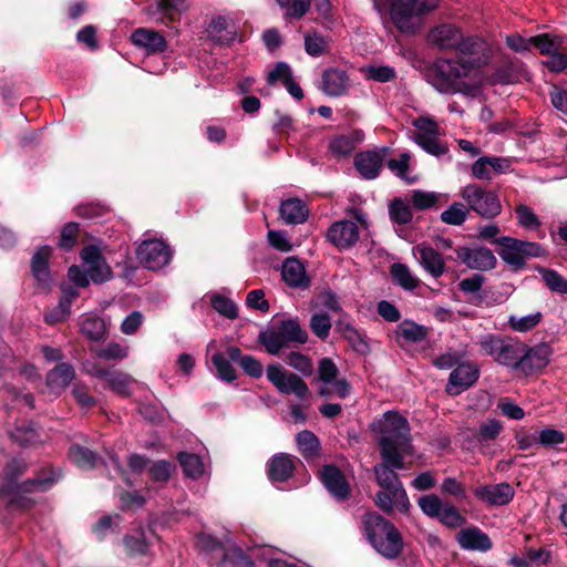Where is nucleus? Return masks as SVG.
Here are the masks:
<instances>
[{
  "label": "nucleus",
  "mask_w": 567,
  "mask_h": 567,
  "mask_svg": "<svg viewBox=\"0 0 567 567\" xmlns=\"http://www.w3.org/2000/svg\"><path fill=\"white\" fill-rule=\"evenodd\" d=\"M477 343L495 362L515 370L516 362L522 352L520 342L513 341L501 334L486 333L480 337Z\"/></svg>",
  "instance_id": "423d86ee"
},
{
  "label": "nucleus",
  "mask_w": 567,
  "mask_h": 567,
  "mask_svg": "<svg viewBox=\"0 0 567 567\" xmlns=\"http://www.w3.org/2000/svg\"><path fill=\"white\" fill-rule=\"evenodd\" d=\"M81 332L93 341L102 340L106 333L104 320L97 316H86L80 323Z\"/></svg>",
  "instance_id": "ea45409f"
},
{
  "label": "nucleus",
  "mask_w": 567,
  "mask_h": 567,
  "mask_svg": "<svg viewBox=\"0 0 567 567\" xmlns=\"http://www.w3.org/2000/svg\"><path fill=\"white\" fill-rule=\"evenodd\" d=\"M96 355L104 360H123L128 355V347L112 341L99 349Z\"/></svg>",
  "instance_id": "052dcab7"
},
{
  "label": "nucleus",
  "mask_w": 567,
  "mask_h": 567,
  "mask_svg": "<svg viewBox=\"0 0 567 567\" xmlns=\"http://www.w3.org/2000/svg\"><path fill=\"white\" fill-rule=\"evenodd\" d=\"M539 274L551 291L567 295V280L556 270L542 268L539 269Z\"/></svg>",
  "instance_id": "4d7b16f0"
},
{
  "label": "nucleus",
  "mask_w": 567,
  "mask_h": 567,
  "mask_svg": "<svg viewBox=\"0 0 567 567\" xmlns=\"http://www.w3.org/2000/svg\"><path fill=\"white\" fill-rule=\"evenodd\" d=\"M134 380L131 375L124 372H112L109 375L107 384L109 386L120 395L127 396L131 394V388Z\"/></svg>",
  "instance_id": "8fccbe9b"
},
{
  "label": "nucleus",
  "mask_w": 567,
  "mask_h": 567,
  "mask_svg": "<svg viewBox=\"0 0 567 567\" xmlns=\"http://www.w3.org/2000/svg\"><path fill=\"white\" fill-rule=\"evenodd\" d=\"M212 307L221 316L228 319H236L238 317V308L236 303L221 295H214L210 299Z\"/></svg>",
  "instance_id": "6e6d98bb"
},
{
  "label": "nucleus",
  "mask_w": 567,
  "mask_h": 567,
  "mask_svg": "<svg viewBox=\"0 0 567 567\" xmlns=\"http://www.w3.org/2000/svg\"><path fill=\"white\" fill-rule=\"evenodd\" d=\"M515 214L518 224L528 230L538 229L542 225L538 216L534 210L525 204H519L515 207Z\"/></svg>",
  "instance_id": "603ef678"
},
{
  "label": "nucleus",
  "mask_w": 567,
  "mask_h": 567,
  "mask_svg": "<svg viewBox=\"0 0 567 567\" xmlns=\"http://www.w3.org/2000/svg\"><path fill=\"white\" fill-rule=\"evenodd\" d=\"M196 545L203 551L216 553L220 556L219 564L221 567H241L249 563L239 547H225L223 543L208 534H199Z\"/></svg>",
  "instance_id": "1a4fd4ad"
},
{
  "label": "nucleus",
  "mask_w": 567,
  "mask_h": 567,
  "mask_svg": "<svg viewBox=\"0 0 567 567\" xmlns=\"http://www.w3.org/2000/svg\"><path fill=\"white\" fill-rule=\"evenodd\" d=\"M551 354L553 351L548 343H539L533 348H527L522 343V352L515 370L530 373L544 369L549 363Z\"/></svg>",
  "instance_id": "f8f14e48"
},
{
  "label": "nucleus",
  "mask_w": 567,
  "mask_h": 567,
  "mask_svg": "<svg viewBox=\"0 0 567 567\" xmlns=\"http://www.w3.org/2000/svg\"><path fill=\"white\" fill-rule=\"evenodd\" d=\"M408 196L409 202H411L412 206L417 210H427L436 207L441 202L447 203L449 200L446 194L422 189H413Z\"/></svg>",
  "instance_id": "473e14b6"
},
{
  "label": "nucleus",
  "mask_w": 567,
  "mask_h": 567,
  "mask_svg": "<svg viewBox=\"0 0 567 567\" xmlns=\"http://www.w3.org/2000/svg\"><path fill=\"white\" fill-rule=\"evenodd\" d=\"M207 32L209 37L219 44H230L235 41L237 31L230 19L217 17L212 20Z\"/></svg>",
  "instance_id": "c85d7f7f"
},
{
  "label": "nucleus",
  "mask_w": 567,
  "mask_h": 567,
  "mask_svg": "<svg viewBox=\"0 0 567 567\" xmlns=\"http://www.w3.org/2000/svg\"><path fill=\"white\" fill-rule=\"evenodd\" d=\"M286 362L288 365L301 372L303 375H310L312 373L311 360L300 352H290L286 357Z\"/></svg>",
  "instance_id": "0e129e2a"
},
{
  "label": "nucleus",
  "mask_w": 567,
  "mask_h": 567,
  "mask_svg": "<svg viewBox=\"0 0 567 567\" xmlns=\"http://www.w3.org/2000/svg\"><path fill=\"white\" fill-rule=\"evenodd\" d=\"M473 493L477 499L492 506L506 505L515 495L514 488L508 483L482 485L476 487Z\"/></svg>",
  "instance_id": "a211bd4d"
},
{
  "label": "nucleus",
  "mask_w": 567,
  "mask_h": 567,
  "mask_svg": "<svg viewBox=\"0 0 567 567\" xmlns=\"http://www.w3.org/2000/svg\"><path fill=\"white\" fill-rule=\"evenodd\" d=\"M310 328L317 337L327 338L331 329L330 317L327 313H315L310 319Z\"/></svg>",
  "instance_id": "774afa93"
},
{
  "label": "nucleus",
  "mask_w": 567,
  "mask_h": 567,
  "mask_svg": "<svg viewBox=\"0 0 567 567\" xmlns=\"http://www.w3.org/2000/svg\"><path fill=\"white\" fill-rule=\"evenodd\" d=\"M377 506L384 513H392L394 509L401 513H408L410 509V501L403 487L393 489H383L377 493L374 499Z\"/></svg>",
  "instance_id": "6ab92c4d"
},
{
  "label": "nucleus",
  "mask_w": 567,
  "mask_h": 567,
  "mask_svg": "<svg viewBox=\"0 0 567 567\" xmlns=\"http://www.w3.org/2000/svg\"><path fill=\"white\" fill-rule=\"evenodd\" d=\"M364 533L373 548L385 558H396L403 549L401 534L395 526L377 513L363 519Z\"/></svg>",
  "instance_id": "20e7f679"
},
{
  "label": "nucleus",
  "mask_w": 567,
  "mask_h": 567,
  "mask_svg": "<svg viewBox=\"0 0 567 567\" xmlns=\"http://www.w3.org/2000/svg\"><path fill=\"white\" fill-rule=\"evenodd\" d=\"M378 434L381 458L394 466L404 467V456L412 454L410 425L398 412L388 411L372 424Z\"/></svg>",
  "instance_id": "f03ea898"
},
{
  "label": "nucleus",
  "mask_w": 567,
  "mask_h": 567,
  "mask_svg": "<svg viewBox=\"0 0 567 567\" xmlns=\"http://www.w3.org/2000/svg\"><path fill=\"white\" fill-rule=\"evenodd\" d=\"M187 8L185 0H161L157 3L158 20L168 24L178 20L181 13Z\"/></svg>",
  "instance_id": "e433bc0d"
},
{
  "label": "nucleus",
  "mask_w": 567,
  "mask_h": 567,
  "mask_svg": "<svg viewBox=\"0 0 567 567\" xmlns=\"http://www.w3.org/2000/svg\"><path fill=\"white\" fill-rule=\"evenodd\" d=\"M136 258L144 268L158 270L171 261L172 250L163 240L147 239L137 247Z\"/></svg>",
  "instance_id": "9b49d317"
},
{
  "label": "nucleus",
  "mask_w": 567,
  "mask_h": 567,
  "mask_svg": "<svg viewBox=\"0 0 567 567\" xmlns=\"http://www.w3.org/2000/svg\"><path fill=\"white\" fill-rule=\"evenodd\" d=\"M320 478L326 488L339 499L348 497L350 488L341 471L334 465H324Z\"/></svg>",
  "instance_id": "b1692460"
},
{
  "label": "nucleus",
  "mask_w": 567,
  "mask_h": 567,
  "mask_svg": "<svg viewBox=\"0 0 567 567\" xmlns=\"http://www.w3.org/2000/svg\"><path fill=\"white\" fill-rule=\"evenodd\" d=\"M299 452L305 458L313 457L320 450L319 439L311 431L303 430L296 436Z\"/></svg>",
  "instance_id": "79ce46f5"
},
{
  "label": "nucleus",
  "mask_w": 567,
  "mask_h": 567,
  "mask_svg": "<svg viewBox=\"0 0 567 567\" xmlns=\"http://www.w3.org/2000/svg\"><path fill=\"white\" fill-rule=\"evenodd\" d=\"M74 369L69 363H60L47 375V388L59 395L74 379Z\"/></svg>",
  "instance_id": "cd10ccee"
},
{
  "label": "nucleus",
  "mask_w": 567,
  "mask_h": 567,
  "mask_svg": "<svg viewBox=\"0 0 567 567\" xmlns=\"http://www.w3.org/2000/svg\"><path fill=\"white\" fill-rule=\"evenodd\" d=\"M10 436L20 445H35L40 442V435L31 424L16 426Z\"/></svg>",
  "instance_id": "3c124183"
},
{
  "label": "nucleus",
  "mask_w": 567,
  "mask_h": 567,
  "mask_svg": "<svg viewBox=\"0 0 567 567\" xmlns=\"http://www.w3.org/2000/svg\"><path fill=\"white\" fill-rule=\"evenodd\" d=\"M480 378V368L473 362L460 363L449 377L446 392L457 395L472 386Z\"/></svg>",
  "instance_id": "ddd939ff"
},
{
  "label": "nucleus",
  "mask_w": 567,
  "mask_h": 567,
  "mask_svg": "<svg viewBox=\"0 0 567 567\" xmlns=\"http://www.w3.org/2000/svg\"><path fill=\"white\" fill-rule=\"evenodd\" d=\"M212 362L217 370L218 377L226 382H231L236 379L237 374L228 359L220 352H216L212 357Z\"/></svg>",
  "instance_id": "bf43d9fd"
},
{
  "label": "nucleus",
  "mask_w": 567,
  "mask_h": 567,
  "mask_svg": "<svg viewBox=\"0 0 567 567\" xmlns=\"http://www.w3.org/2000/svg\"><path fill=\"white\" fill-rule=\"evenodd\" d=\"M184 473L192 478H199L205 472L202 458L196 454L181 452L177 456Z\"/></svg>",
  "instance_id": "37998d69"
},
{
  "label": "nucleus",
  "mask_w": 567,
  "mask_h": 567,
  "mask_svg": "<svg viewBox=\"0 0 567 567\" xmlns=\"http://www.w3.org/2000/svg\"><path fill=\"white\" fill-rule=\"evenodd\" d=\"M388 153V147L361 152L354 158L355 168L364 178L374 179L379 176Z\"/></svg>",
  "instance_id": "dca6fc26"
},
{
  "label": "nucleus",
  "mask_w": 567,
  "mask_h": 567,
  "mask_svg": "<svg viewBox=\"0 0 567 567\" xmlns=\"http://www.w3.org/2000/svg\"><path fill=\"white\" fill-rule=\"evenodd\" d=\"M501 249V258L508 265L515 267L524 266L527 258L540 257L544 255L543 247L533 241L519 240L512 237H502L497 240Z\"/></svg>",
  "instance_id": "6e6552de"
},
{
  "label": "nucleus",
  "mask_w": 567,
  "mask_h": 567,
  "mask_svg": "<svg viewBox=\"0 0 567 567\" xmlns=\"http://www.w3.org/2000/svg\"><path fill=\"white\" fill-rule=\"evenodd\" d=\"M460 196L466 203L470 212L473 210L483 218H494L502 212L497 194L477 184H468L461 188Z\"/></svg>",
  "instance_id": "0eeeda50"
},
{
  "label": "nucleus",
  "mask_w": 567,
  "mask_h": 567,
  "mask_svg": "<svg viewBox=\"0 0 567 567\" xmlns=\"http://www.w3.org/2000/svg\"><path fill=\"white\" fill-rule=\"evenodd\" d=\"M409 196L405 199L400 197L394 198L389 206V215L392 221L406 225L412 221L413 213L411 208Z\"/></svg>",
  "instance_id": "58836bf2"
},
{
  "label": "nucleus",
  "mask_w": 567,
  "mask_h": 567,
  "mask_svg": "<svg viewBox=\"0 0 567 567\" xmlns=\"http://www.w3.org/2000/svg\"><path fill=\"white\" fill-rule=\"evenodd\" d=\"M457 258L471 269L491 270L496 266V257L487 247H461L456 250Z\"/></svg>",
  "instance_id": "4468645a"
},
{
  "label": "nucleus",
  "mask_w": 567,
  "mask_h": 567,
  "mask_svg": "<svg viewBox=\"0 0 567 567\" xmlns=\"http://www.w3.org/2000/svg\"><path fill=\"white\" fill-rule=\"evenodd\" d=\"M437 519L445 526L452 528L460 527L465 523V517L451 504L444 506Z\"/></svg>",
  "instance_id": "e2e57ef3"
},
{
  "label": "nucleus",
  "mask_w": 567,
  "mask_h": 567,
  "mask_svg": "<svg viewBox=\"0 0 567 567\" xmlns=\"http://www.w3.org/2000/svg\"><path fill=\"white\" fill-rule=\"evenodd\" d=\"M440 0H372L381 17L389 16L402 33L413 34L423 25L424 17L439 7Z\"/></svg>",
  "instance_id": "7ed1b4c3"
},
{
  "label": "nucleus",
  "mask_w": 567,
  "mask_h": 567,
  "mask_svg": "<svg viewBox=\"0 0 567 567\" xmlns=\"http://www.w3.org/2000/svg\"><path fill=\"white\" fill-rule=\"evenodd\" d=\"M281 277L291 288L306 289L310 285V278L306 274L303 264L293 257H289L284 261Z\"/></svg>",
  "instance_id": "5701e85b"
},
{
  "label": "nucleus",
  "mask_w": 567,
  "mask_h": 567,
  "mask_svg": "<svg viewBox=\"0 0 567 567\" xmlns=\"http://www.w3.org/2000/svg\"><path fill=\"white\" fill-rule=\"evenodd\" d=\"M395 334L398 342L402 339L406 342L416 343L427 338L429 329L423 324L405 319L396 326Z\"/></svg>",
  "instance_id": "2f4dec72"
},
{
  "label": "nucleus",
  "mask_w": 567,
  "mask_h": 567,
  "mask_svg": "<svg viewBox=\"0 0 567 567\" xmlns=\"http://www.w3.org/2000/svg\"><path fill=\"white\" fill-rule=\"evenodd\" d=\"M503 431V423L495 419H489L480 424L476 433V442L481 451L489 446V443L498 437Z\"/></svg>",
  "instance_id": "f704fd0d"
},
{
  "label": "nucleus",
  "mask_w": 567,
  "mask_h": 567,
  "mask_svg": "<svg viewBox=\"0 0 567 567\" xmlns=\"http://www.w3.org/2000/svg\"><path fill=\"white\" fill-rule=\"evenodd\" d=\"M131 39L136 47L145 49L148 53L164 52L167 47L165 38L159 32L146 28L136 29Z\"/></svg>",
  "instance_id": "bb28decb"
},
{
  "label": "nucleus",
  "mask_w": 567,
  "mask_h": 567,
  "mask_svg": "<svg viewBox=\"0 0 567 567\" xmlns=\"http://www.w3.org/2000/svg\"><path fill=\"white\" fill-rule=\"evenodd\" d=\"M268 381L282 394H295L305 399L309 389L307 383L297 374L290 373L279 364H269L266 370Z\"/></svg>",
  "instance_id": "9d476101"
},
{
  "label": "nucleus",
  "mask_w": 567,
  "mask_h": 567,
  "mask_svg": "<svg viewBox=\"0 0 567 567\" xmlns=\"http://www.w3.org/2000/svg\"><path fill=\"white\" fill-rule=\"evenodd\" d=\"M456 540L461 548L465 550L485 553L493 547L488 535L475 526L461 529L457 533Z\"/></svg>",
  "instance_id": "4be33fe9"
},
{
  "label": "nucleus",
  "mask_w": 567,
  "mask_h": 567,
  "mask_svg": "<svg viewBox=\"0 0 567 567\" xmlns=\"http://www.w3.org/2000/svg\"><path fill=\"white\" fill-rule=\"evenodd\" d=\"M296 457L287 453H278L274 455L267 465L268 476L271 482L288 481L295 470Z\"/></svg>",
  "instance_id": "a878e982"
},
{
  "label": "nucleus",
  "mask_w": 567,
  "mask_h": 567,
  "mask_svg": "<svg viewBox=\"0 0 567 567\" xmlns=\"http://www.w3.org/2000/svg\"><path fill=\"white\" fill-rule=\"evenodd\" d=\"M322 91L330 96H340L348 89V75L340 69H328L322 74Z\"/></svg>",
  "instance_id": "c756f323"
},
{
  "label": "nucleus",
  "mask_w": 567,
  "mask_h": 567,
  "mask_svg": "<svg viewBox=\"0 0 567 567\" xmlns=\"http://www.w3.org/2000/svg\"><path fill=\"white\" fill-rule=\"evenodd\" d=\"M410 153H401L398 158H391L388 161V168L399 178L412 184L416 181L415 177L409 175L410 169Z\"/></svg>",
  "instance_id": "c03bdc74"
},
{
  "label": "nucleus",
  "mask_w": 567,
  "mask_h": 567,
  "mask_svg": "<svg viewBox=\"0 0 567 567\" xmlns=\"http://www.w3.org/2000/svg\"><path fill=\"white\" fill-rule=\"evenodd\" d=\"M68 455L70 461L82 470H92L99 461L94 452L78 444L70 447Z\"/></svg>",
  "instance_id": "4c0bfd02"
},
{
  "label": "nucleus",
  "mask_w": 567,
  "mask_h": 567,
  "mask_svg": "<svg viewBox=\"0 0 567 567\" xmlns=\"http://www.w3.org/2000/svg\"><path fill=\"white\" fill-rule=\"evenodd\" d=\"M542 318L543 315L540 311H536L522 317L512 315L508 317V326L514 331L527 332L534 329L542 321Z\"/></svg>",
  "instance_id": "a18cd8bd"
},
{
  "label": "nucleus",
  "mask_w": 567,
  "mask_h": 567,
  "mask_svg": "<svg viewBox=\"0 0 567 567\" xmlns=\"http://www.w3.org/2000/svg\"><path fill=\"white\" fill-rule=\"evenodd\" d=\"M427 41L440 50L455 51L454 58L439 59L434 63L429 73L432 86L444 94H468L473 86L466 80L476 79L480 69L487 63L485 42L478 37H463L461 30L450 23L431 29Z\"/></svg>",
  "instance_id": "f257e3e1"
},
{
  "label": "nucleus",
  "mask_w": 567,
  "mask_h": 567,
  "mask_svg": "<svg viewBox=\"0 0 567 567\" xmlns=\"http://www.w3.org/2000/svg\"><path fill=\"white\" fill-rule=\"evenodd\" d=\"M391 275L395 284L405 290H413L419 286V280L403 264H394L391 267Z\"/></svg>",
  "instance_id": "49530a36"
},
{
  "label": "nucleus",
  "mask_w": 567,
  "mask_h": 567,
  "mask_svg": "<svg viewBox=\"0 0 567 567\" xmlns=\"http://www.w3.org/2000/svg\"><path fill=\"white\" fill-rule=\"evenodd\" d=\"M308 340V333L301 328L298 319H285L278 326L259 334V341L269 354L277 355L290 343L303 344Z\"/></svg>",
  "instance_id": "39448f33"
},
{
  "label": "nucleus",
  "mask_w": 567,
  "mask_h": 567,
  "mask_svg": "<svg viewBox=\"0 0 567 567\" xmlns=\"http://www.w3.org/2000/svg\"><path fill=\"white\" fill-rule=\"evenodd\" d=\"M51 248L49 246L40 247L31 259V271L34 280L42 289H48L52 282L49 269V258Z\"/></svg>",
  "instance_id": "393cba45"
},
{
  "label": "nucleus",
  "mask_w": 567,
  "mask_h": 567,
  "mask_svg": "<svg viewBox=\"0 0 567 567\" xmlns=\"http://www.w3.org/2000/svg\"><path fill=\"white\" fill-rule=\"evenodd\" d=\"M81 258L93 282L102 284L111 278V268L106 265L96 246L84 247L81 251Z\"/></svg>",
  "instance_id": "2eb2a0df"
},
{
  "label": "nucleus",
  "mask_w": 567,
  "mask_h": 567,
  "mask_svg": "<svg viewBox=\"0 0 567 567\" xmlns=\"http://www.w3.org/2000/svg\"><path fill=\"white\" fill-rule=\"evenodd\" d=\"M351 384L346 379H334L331 383L322 384L319 389V395L324 398L337 396L346 399L350 395Z\"/></svg>",
  "instance_id": "de8ad7c7"
},
{
  "label": "nucleus",
  "mask_w": 567,
  "mask_h": 567,
  "mask_svg": "<svg viewBox=\"0 0 567 567\" xmlns=\"http://www.w3.org/2000/svg\"><path fill=\"white\" fill-rule=\"evenodd\" d=\"M306 204L298 198H288L280 205V216L286 224H302L308 217Z\"/></svg>",
  "instance_id": "7c9ffc66"
},
{
  "label": "nucleus",
  "mask_w": 567,
  "mask_h": 567,
  "mask_svg": "<svg viewBox=\"0 0 567 567\" xmlns=\"http://www.w3.org/2000/svg\"><path fill=\"white\" fill-rule=\"evenodd\" d=\"M394 466L382 460V463L374 466V473L378 484L383 489H393L403 487Z\"/></svg>",
  "instance_id": "c9c22d12"
},
{
  "label": "nucleus",
  "mask_w": 567,
  "mask_h": 567,
  "mask_svg": "<svg viewBox=\"0 0 567 567\" xmlns=\"http://www.w3.org/2000/svg\"><path fill=\"white\" fill-rule=\"evenodd\" d=\"M414 142L431 155L441 156L447 153L446 145L439 140V136L421 137Z\"/></svg>",
  "instance_id": "69168bd1"
},
{
  "label": "nucleus",
  "mask_w": 567,
  "mask_h": 567,
  "mask_svg": "<svg viewBox=\"0 0 567 567\" xmlns=\"http://www.w3.org/2000/svg\"><path fill=\"white\" fill-rule=\"evenodd\" d=\"M144 322V316L141 311L130 312L121 323V332L125 336L135 334Z\"/></svg>",
  "instance_id": "338daca9"
},
{
  "label": "nucleus",
  "mask_w": 567,
  "mask_h": 567,
  "mask_svg": "<svg viewBox=\"0 0 567 567\" xmlns=\"http://www.w3.org/2000/svg\"><path fill=\"white\" fill-rule=\"evenodd\" d=\"M328 40L317 33H309L305 37V50L311 56H319L328 50Z\"/></svg>",
  "instance_id": "13d9d810"
},
{
  "label": "nucleus",
  "mask_w": 567,
  "mask_h": 567,
  "mask_svg": "<svg viewBox=\"0 0 567 567\" xmlns=\"http://www.w3.org/2000/svg\"><path fill=\"white\" fill-rule=\"evenodd\" d=\"M327 238L339 249H348L359 240V228L352 220L333 223L327 231Z\"/></svg>",
  "instance_id": "f3484780"
},
{
  "label": "nucleus",
  "mask_w": 567,
  "mask_h": 567,
  "mask_svg": "<svg viewBox=\"0 0 567 567\" xmlns=\"http://www.w3.org/2000/svg\"><path fill=\"white\" fill-rule=\"evenodd\" d=\"M417 504L421 511L431 518H439L441 512L446 505L434 494L421 496L417 499Z\"/></svg>",
  "instance_id": "5fc2aeb1"
},
{
  "label": "nucleus",
  "mask_w": 567,
  "mask_h": 567,
  "mask_svg": "<svg viewBox=\"0 0 567 567\" xmlns=\"http://www.w3.org/2000/svg\"><path fill=\"white\" fill-rule=\"evenodd\" d=\"M470 216L466 203L455 202L441 213V220L446 225L461 226Z\"/></svg>",
  "instance_id": "a19ab883"
},
{
  "label": "nucleus",
  "mask_w": 567,
  "mask_h": 567,
  "mask_svg": "<svg viewBox=\"0 0 567 567\" xmlns=\"http://www.w3.org/2000/svg\"><path fill=\"white\" fill-rule=\"evenodd\" d=\"M367 79L385 83L396 78L395 69L390 65H368L363 69Z\"/></svg>",
  "instance_id": "864d4df0"
},
{
  "label": "nucleus",
  "mask_w": 567,
  "mask_h": 567,
  "mask_svg": "<svg viewBox=\"0 0 567 567\" xmlns=\"http://www.w3.org/2000/svg\"><path fill=\"white\" fill-rule=\"evenodd\" d=\"M413 254L432 277L439 278L444 274L445 260L443 256L431 246L420 244L413 249Z\"/></svg>",
  "instance_id": "412c9836"
},
{
  "label": "nucleus",
  "mask_w": 567,
  "mask_h": 567,
  "mask_svg": "<svg viewBox=\"0 0 567 567\" xmlns=\"http://www.w3.org/2000/svg\"><path fill=\"white\" fill-rule=\"evenodd\" d=\"M532 41L534 47L539 49L543 54H547L548 56L561 48V43L558 38L549 37L548 34L532 37Z\"/></svg>",
  "instance_id": "680f3d73"
},
{
  "label": "nucleus",
  "mask_w": 567,
  "mask_h": 567,
  "mask_svg": "<svg viewBox=\"0 0 567 567\" xmlns=\"http://www.w3.org/2000/svg\"><path fill=\"white\" fill-rule=\"evenodd\" d=\"M363 140V134L359 131L347 135H339L330 141L329 148L337 156H348Z\"/></svg>",
  "instance_id": "72a5a7b5"
},
{
  "label": "nucleus",
  "mask_w": 567,
  "mask_h": 567,
  "mask_svg": "<svg viewBox=\"0 0 567 567\" xmlns=\"http://www.w3.org/2000/svg\"><path fill=\"white\" fill-rule=\"evenodd\" d=\"M415 131L412 133V140L416 141L421 137L439 136L440 128L436 122L430 117H417L412 122Z\"/></svg>",
  "instance_id": "09e8293b"
},
{
  "label": "nucleus",
  "mask_w": 567,
  "mask_h": 567,
  "mask_svg": "<svg viewBox=\"0 0 567 567\" xmlns=\"http://www.w3.org/2000/svg\"><path fill=\"white\" fill-rule=\"evenodd\" d=\"M511 168L508 158L482 156L472 165V175L477 179L491 181L493 174H504Z\"/></svg>",
  "instance_id": "aec40b11"
}]
</instances>
